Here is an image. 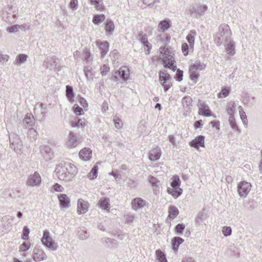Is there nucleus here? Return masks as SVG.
<instances>
[{"label": "nucleus", "mask_w": 262, "mask_h": 262, "mask_svg": "<svg viewBox=\"0 0 262 262\" xmlns=\"http://www.w3.org/2000/svg\"><path fill=\"white\" fill-rule=\"evenodd\" d=\"M55 172L58 178L65 182L72 180L77 173V168L69 162H63L56 166Z\"/></svg>", "instance_id": "f257e3e1"}, {"label": "nucleus", "mask_w": 262, "mask_h": 262, "mask_svg": "<svg viewBox=\"0 0 262 262\" xmlns=\"http://www.w3.org/2000/svg\"><path fill=\"white\" fill-rule=\"evenodd\" d=\"M159 51L161 54V58L164 64V67L169 68L173 71L177 70V67L174 66L176 62L173 57V50L168 45L161 46Z\"/></svg>", "instance_id": "f03ea898"}, {"label": "nucleus", "mask_w": 262, "mask_h": 262, "mask_svg": "<svg viewBox=\"0 0 262 262\" xmlns=\"http://www.w3.org/2000/svg\"><path fill=\"white\" fill-rule=\"evenodd\" d=\"M231 35L229 26L227 24H222L219 27L218 32L214 35V41L217 46H221L223 40L228 42L230 40Z\"/></svg>", "instance_id": "7ed1b4c3"}, {"label": "nucleus", "mask_w": 262, "mask_h": 262, "mask_svg": "<svg viewBox=\"0 0 262 262\" xmlns=\"http://www.w3.org/2000/svg\"><path fill=\"white\" fill-rule=\"evenodd\" d=\"M172 179V181L171 183L172 188H168L167 189V192L168 193L171 194L175 199H177L181 195L183 192L182 189L180 187L181 181L179 177L178 176H173Z\"/></svg>", "instance_id": "20e7f679"}, {"label": "nucleus", "mask_w": 262, "mask_h": 262, "mask_svg": "<svg viewBox=\"0 0 262 262\" xmlns=\"http://www.w3.org/2000/svg\"><path fill=\"white\" fill-rule=\"evenodd\" d=\"M23 125L24 128H29L28 134L32 135L33 138L36 136V131L33 128L35 125V119L31 113H27L23 120Z\"/></svg>", "instance_id": "39448f33"}, {"label": "nucleus", "mask_w": 262, "mask_h": 262, "mask_svg": "<svg viewBox=\"0 0 262 262\" xmlns=\"http://www.w3.org/2000/svg\"><path fill=\"white\" fill-rule=\"evenodd\" d=\"M41 241L42 244L47 249L53 251H56L57 250V245L50 236V232L48 230H46L43 231V236Z\"/></svg>", "instance_id": "423d86ee"}, {"label": "nucleus", "mask_w": 262, "mask_h": 262, "mask_svg": "<svg viewBox=\"0 0 262 262\" xmlns=\"http://www.w3.org/2000/svg\"><path fill=\"white\" fill-rule=\"evenodd\" d=\"M252 187L250 183L241 181L237 186V192L241 198H245L248 194Z\"/></svg>", "instance_id": "0eeeda50"}, {"label": "nucleus", "mask_w": 262, "mask_h": 262, "mask_svg": "<svg viewBox=\"0 0 262 262\" xmlns=\"http://www.w3.org/2000/svg\"><path fill=\"white\" fill-rule=\"evenodd\" d=\"M197 106L199 108L198 113L199 115L205 117H210L212 115V112L209 106L205 101L199 99Z\"/></svg>", "instance_id": "6e6552de"}, {"label": "nucleus", "mask_w": 262, "mask_h": 262, "mask_svg": "<svg viewBox=\"0 0 262 262\" xmlns=\"http://www.w3.org/2000/svg\"><path fill=\"white\" fill-rule=\"evenodd\" d=\"M192 100L190 96H184L181 101L182 105L184 110V115L187 116L191 112Z\"/></svg>", "instance_id": "1a4fd4ad"}, {"label": "nucleus", "mask_w": 262, "mask_h": 262, "mask_svg": "<svg viewBox=\"0 0 262 262\" xmlns=\"http://www.w3.org/2000/svg\"><path fill=\"white\" fill-rule=\"evenodd\" d=\"M41 181V179L40 174L37 172H35L33 174H30L29 176L27 184L31 187L38 186Z\"/></svg>", "instance_id": "9d476101"}, {"label": "nucleus", "mask_w": 262, "mask_h": 262, "mask_svg": "<svg viewBox=\"0 0 262 262\" xmlns=\"http://www.w3.org/2000/svg\"><path fill=\"white\" fill-rule=\"evenodd\" d=\"M79 143L78 135L73 132H70L66 142L67 146L69 148L75 147Z\"/></svg>", "instance_id": "9b49d317"}, {"label": "nucleus", "mask_w": 262, "mask_h": 262, "mask_svg": "<svg viewBox=\"0 0 262 262\" xmlns=\"http://www.w3.org/2000/svg\"><path fill=\"white\" fill-rule=\"evenodd\" d=\"M208 10V7L205 4H198L196 7H193L189 9L190 13L193 14L195 16H202Z\"/></svg>", "instance_id": "f8f14e48"}, {"label": "nucleus", "mask_w": 262, "mask_h": 262, "mask_svg": "<svg viewBox=\"0 0 262 262\" xmlns=\"http://www.w3.org/2000/svg\"><path fill=\"white\" fill-rule=\"evenodd\" d=\"M9 141L11 148L16 152H19L22 147V142L17 136H15L13 138L9 137Z\"/></svg>", "instance_id": "ddd939ff"}, {"label": "nucleus", "mask_w": 262, "mask_h": 262, "mask_svg": "<svg viewBox=\"0 0 262 262\" xmlns=\"http://www.w3.org/2000/svg\"><path fill=\"white\" fill-rule=\"evenodd\" d=\"M32 257L35 261H40L45 260L47 256L42 250L35 248L33 251Z\"/></svg>", "instance_id": "4468645a"}, {"label": "nucleus", "mask_w": 262, "mask_h": 262, "mask_svg": "<svg viewBox=\"0 0 262 262\" xmlns=\"http://www.w3.org/2000/svg\"><path fill=\"white\" fill-rule=\"evenodd\" d=\"M100 242L106 248L111 249L117 248L118 245V242L116 240L110 237H103L101 238Z\"/></svg>", "instance_id": "2eb2a0df"}, {"label": "nucleus", "mask_w": 262, "mask_h": 262, "mask_svg": "<svg viewBox=\"0 0 262 262\" xmlns=\"http://www.w3.org/2000/svg\"><path fill=\"white\" fill-rule=\"evenodd\" d=\"M89 208V203L84 201L82 199H79L77 202V212L78 214H81L86 213Z\"/></svg>", "instance_id": "dca6fc26"}, {"label": "nucleus", "mask_w": 262, "mask_h": 262, "mask_svg": "<svg viewBox=\"0 0 262 262\" xmlns=\"http://www.w3.org/2000/svg\"><path fill=\"white\" fill-rule=\"evenodd\" d=\"M44 104L42 103L36 104L34 108V113L36 116L41 117V119H45L46 108L44 107Z\"/></svg>", "instance_id": "f3484780"}, {"label": "nucleus", "mask_w": 262, "mask_h": 262, "mask_svg": "<svg viewBox=\"0 0 262 262\" xmlns=\"http://www.w3.org/2000/svg\"><path fill=\"white\" fill-rule=\"evenodd\" d=\"M57 64L56 58L55 56H52L47 57V59L44 61L43 66L46 69L53 70L56 69Z\"/></svg>", "instance_id": "a211bd4d"}, {"label": "nucleus", "mask_w": 262, "mask_h": 262, "mask_svg": "<svg viewBox=\"0 0 262 262\" xmlns=\"http://www.w3.org/2000/svg\"><path fill=\"white\" fill-rule=\"evenodd\" d=\"M204 139L205 138L203 136H198L191 141L189 144L191 147L196 149H198L200 147H204Z\"/></svg>", "instance_id": "6ab92c4d"}, {"label": "nucleus", "mask_w": 262, "mask_h": 262, "mask_svg": "<svg viewBox=\"0 0 262 262\" xmlns=\"http://www.w3.org/2000/svg\"><path fill=\"white\" fill-rule=\"evenodd\" d=\"M145 204V201L141 198H136L133 199L132 202V207L136 211L144 207Z\"/></svg>", "instance_id": "aec40b11"}, {"label": "nucleus", "mask_w": 262, "mask_h": 262, "mask_svg": "<svg viewBox=\"0 0 262 262\" xmlns=\"http://www.w3.org/2000/svg\"><path fill=\"white\" fill-rule=\"evenodd\" d=\"M97 46L99 47L101 56L103 57L109 50V43L107 41H97Z\"/></svg>", "instance_id": "412c9836"}, {"label": "nucleus", "mask_w": 262, "mask_h": 262, "mask_svg": "<svg viewBox=\"0 0 262 262\" xmlns=\"http://www.w3.org/2000/svg\"><path fill=\"white\" fill-rule=\"evenodd\" d=\"M40 151L42 156L46 159V160L51 159L53 157V152L49 146H42L40 149Z\"/></svg>", "instance_id": "4be33fe9"}, {"label": "nucleus", "mask_w": 262, "mask_h": 262, "mask_svg": "<svg viewBox=\"0 0 262 262\" xmlns=\"http://www.w3.org/2000/svg\"><path fill=\"white\" fill-rule=\"evenodd\" d=\"M118 75L124 81L128 80L129 77V70L128 67L123 66L118 71Z\"/></svg>", "instance_id": "5701e85b"}, {"label": "nucleus", "mask_w": 262, "mask_h": 262, "mask_svg": "<svg viewBox=\"0 0 262 262\" xmlns=\"http://www.w3.org/2000/svg\"><path fill=\"white\" fill-rule=\"evenodd\" d=\"M226 42L227 43L225 45L226 52L229 56H233L235 53V43L231 39Z\"/></svg>", "instance_id": "b1692460"}, {"label": "nucleus", "mask_w": 262, "mask_h": 262, "mask_svg": "<svg viewBox=\"0 0 262 262\" xmlns=\"http://www.w3.org/2000/svg\"><path fill=\"white\" fill-rule=\"evenodd\" d=\"M58 198L61 208H67L70 206V199L66 194L58 195Z\"/></svg>", "instance_id": "393cba45"}, {"label": "nucleus", "mask_w": 262, "mask_h": 262, "mask_svg": "<svg viewBox=\"0 0 262 262\" xmlns=\"http://www.w3.org/2000/svg\"><path fill=\"white\" fill-rule=\"evenodd\" d=\"M161 156V149L159 148H155L150 151L149 159L152 161H157L160 159Z\"/></svg>", "instance_id": "a878e982"}, {"label": "nucleus", "mask_w": 262, "mask_h": 262, "mask_svg": "<svg viewBox=\"0 0 262 262\" xmlns=\"http://www.w3.org/2000/svg\"><path fill=\"white\" fill-rule=\"evenodd\" d=\"M79 155L81 159L89 160L92 157V150L89 148H84L80 151Z\"/></svg>", "instance_id": "bb28decb"}, {"label": "nucleus", "mask_w": 262, "mask_h": 262, "mask_svg": "<svg viewBox=\"0 0 262 262\" xmlns=\"http://www.w3.org/2000/svg\"><path fill=\"white\" fill-rule=\"evenodd\" d=\"M171 26V21L168 19H165L159 22L158 28L162 32L167 31Z\"/></svg>", "instance_id": "cd10ccee"}, {"label": "nucleus", "mask_w": 262, "mask_h": 262, "mask_svg": "<svg viewBox=\"0 0 262 262\" xmlns=\"http://www.w3.org/2000/svg\"><path fill=\"white\" fill-rule=\"evenodd\" d=\"M196 35V32L195 30H192L186 36V39L190 46V51L193 50L194 44V37Z\"/></svg>", "instance_id": "c85d7f7f"}, {"label": "nucleus", "mask_w": 262, "mask_h": 262, "mask_svg": "<svg viewBox=\"0 0 262 262\" xmlns=\"http://www.w3.org/2000/svg\"><path fill=\"white\" fill-rule=\"evenodd\" d=\"M66 95L70 102H72L74 101L75 94L72 86L69 85L66 86Z\"/></svg>", "instance_id": "c756f323"}, {"label": "nucleus", "mask_w": 262, "mask_h": 262, "mask_svg": "<svg viewBox=\"0 0 262 262\" xmlns=\"http://www.w3.org/2000/svg\"><path fill=\"white\" fill-rule=\"evenodd\" d=\"M184 242V239L180 237H174L171 241L172 249L174 251H177L181 244Z\"/></svg>", "instance_id": "7c9ffc66"}, {"label": "nucleus", "mask_w": 262, "mask_h": 262, "mask_svg": "<svg viewBox=\"0 0 262 262\" xmlns=\"http://www.w3.org/2000/svg\"><path fill=\"white\" fill-rule=\"evenodd\" d=\"M179 213L178 209L175 206L170 205L168 208V217L170 219H174Z\"/></svg>", "instance_id": "2f4dec72"}, {"label": "nucleus", "mask_w": 262, "mask_h": 262, "mask_svg": "<svg viewBox=\"0 0 262 262\" xmlns=\"http://www.w3.org/2000/svg\"><path fill=\"white\" fill-rule=\"evenodd\" d=\"M100 207L105 210H108L110 208V199L108 198L101 199L98 202Z\"/></svg>", "instance_id": "473e14b6"}, {"label": "nucleus", "mask_w": 262, "mask_h": 262, "mask_svg": "<svg viewBox=\"0 0 262 262\" xmlns=\"http://www.w3.org/2000/svg\"><path fill=\"white\" fill-rule=\"evenodd\" d=\"M115 29V26L112 20L107 19L105 23V31L111 34L113 33Z\"/></svg>", "instance_id": "72a5a7b5"}, {"label": "nucleus", "mask_w": 262, "mask_h": 262, "mask_svg": "<svg viewBox=\"0 0 262 262\" xmlns=\"http://www.w3.org/2000/svg\"><path fill=\"white\" fill-rule=\"evenodd\" d=\"M235 103L231 101L229 102L226 106V111L229 116H234L235 113Z\"/></svg>", "instance_id": "f704fd0d"}, {"label": "nucleus", "mask_w": 262, "mask_h": 262, "mask_svg": "<svg viewBox=\"0 0 262 262\" xmlns=\"http://www.w3.org/2000/svg\"><path fill=\"white\" fill-rule=\"evenodd\" d=\"M206 67L205 64L201 63L200 61H196L193 64L190 66L191 71L193 70H204Z\"/></svg>", "instance_id": "c9c22d12"}, {"label": "nucleus", "mask_w": 262, "mask_h": 262, "mask_svg": "<svg viewBox=\"0 0 262 262\" xmlns=\"http://www.w3.org/2000/svg\"><path fill=\"white\" fill-rule=\"evenodd\" d=\"M78 238L81 240H84L88 238L89 235L84 228H80L77 232Z\"/></svg>", "instance_id": "e433bc0d"}, {"label": "nucleus", "mask_w": 262, "mask_h": 262, "mask_svg": "<svg viewBox=\"0 0 262 262\" xmlns=\"http://www.w3.org/2000/svg\"><path fill=\"white\" fill-rule=\"evenodd\" d=\"M72 125L74 127H84L86 125V122L84 119L76 118L74 121L72 122Z\"/></svg>", "instance_id": "4c0bfd02"}, {"label": "nucleus", "mask_w": 262, "mask_h": 262, "mask_svg": "<svg viewBox=\"0 0 262 262\" xmlns=\"http://www.w3.org/2000/svg\"><path fill=\"white\" fill-rule=\"evenodd\" d=\"M105 16L104 14H96L94 15L93 18V23L94 24L98 25L103 21Z\"/></svg>", "instance_id": "58836bf2"}, {"label": "nucleus", "mask_w": 262, "mask_h": 262, "mask_svg": "<svg viewBox=\"0 0 262 262\" xmlns=\"http://www.w3.org/2000/svg\"><path fill=\"white\" fill-rule=\"evenodd\" d=\"M98 174V166L95 165L88 174V178L90 180H93L97 178Z\"/></svg>", "instance_id": "ea45409f"}, {"label": "nucleus", "mask_w": 262, "mask_h": 262, "mask_svg": "<svg viewBox=\"0 0 262 262\" xmlns=\"http://www.w3.org/2000/svg\"><path fill=\"white\" fill-rule=\"evenodd\" d=\"M28 56L26 54H20L16 58L15 61L18 65L24 63L27 60Z\"/></svg>", "instance_id": "a19ab883"}, {"label": "nucleus", "mask_w": 262, "mask_h": 262, "mask_svg": "<svg viewBox=\"0 0 262 262\" xmlns=\"http://www.w3.org/2000/svg\"><path fill=\"white\" fill-rule=\"evenodd\" d=\"M230 93V88L228 87H224L221 91L217 94V97L220 98H225L227 97Z\"/></svg>", "instance_id": "79ce46f5"}, {"label": "nucleus", "mask_w": 262, "mask_h": 262, "mask_svg": "<svg viewBox=\"0 0 262 262\" xmlns=\"http://www.w3.org/2000/svg\"><path fill=\"white\" fill-rule=\"evenodd\" d=\"M23 25H13L7 28V31L10 33H15L19 29H23L24 28Z\"/></svg>", "instance_id": "37998d69"}, {"label": "nucleus", "mask_w": 262, "mask_h": 262, "mask_svg": "<svg viewBox=\"0 0 262 262\" xmlns=\"http://www.w3.org/2000/svg\"><path fill=\"white\" fill-rule=\"evenodd\" d=\"M229 122L230 125L231 127L237 131H239V129L236 124L235 120L234 118V116H229Z\"/></svg>", "instance_id": "c03bdc74"}, {"label": "nucleus", "mask_w": 262, "mask_h": 262, "mask_svg": "<svg viewBox=\"0 0 262 262\" xmlns=\"http://www.w3.org/2000/svg\"><path fill=\"white\" fill-rule=\"evenodd\" d=\"M149 182L154 188L159 187L160 181L155 177L149 176Z\"/></svg>", "instance_id": "a18cd8bd"}, {"label": "nucleus", "mask_w": 262, "mask_h": 262, "mask_svg": "<svg viewBox=\"0 0 262 262\" xmlns=\"http://www.w3.org/2000/svg\"><path fill=\"white\" fill-rule=\"evenodd\" d=\"M159 76L161 83L165 82L170 78V75L164 72H161Z\"/></svg>", "instance_id": "49530a36"}, {"label": "nucleus", "mask_w": 262, "mask_h": 262, "mask_svg": "<svg viewBox=\"0 0 262 262\" xmlns=\"http://www.w3.org/2000/svg\"><path fill=\"white\" fill-rule=\"evenodd\" d=\"M156 254L157 259L159 262L166 260V256L162 251L160 250H157Z\"/></svg>", "instance_id": "de8ad7c7"}, {"label": "nucleus", "mask_w": 262, "mask_h": 262, "mask_svg": "<svg viewBox=\"0 0 262 262\" xmlns=\"http://www.w3.org/2000/svg\"><path fill=\"white\" fill-rule=\"evenodd\" d=\"M73 110L74 113L77 115H81L83 113V109L79 106L77 104H75L73 106Z\"/></svg>", "instance_id": "09e8293b"}, {"label": "nucleus", "mask_w": 262, "mask_h": 262, "mask_svg": "<svg viewBox=\"0 0 262 262\" xmlns=\"http://www.w3.org/2000/svg\"><path fill=\"white\" fill-rule=\"evenodd\" d=\"M139 40L142 43V45L148 41L147 35L146 34H143L142 32H140L138 35Z\"/></svg>", "instance_id": "8fccbe9b"}, {"label": "nucleus", "mask_w": 262, "mask_h": 262, "mask_svg": "<svg viewBox=\"0 0 262 262\" xmlns=\"http://www.w3.org/2000/svg\"><path fill=\"white\" fill-rule=\"evenodd\" d=\"M143 3L147 5L149 7L157 6V4L159 3V0H143Z\"/></svg>", "instance_id": "3c124183"}, {"label": "nucleus", "mask_w": 262, "mask_h": 262, "mask_svg": "<svg viewBox=\"0 0 262 262\" xmlns=\"http://www.w3.org/2000/svg\"><path fill=\"white\" fill-rule=\"evenodd\" d=\"M190 50V46L187 43H184L182 45V51L184 56H187Z\"/></svg>", "instance_id": "603ef678"}, {"label": "nucleus", "mask_w": 262, "mask_h": 262, "mask_svg": "<svg viewBox=\"0 0 262 262\" xmlns=\"http://www.w3.org/2000/svg\"><path fill=\"white\" fill-rule=\"evenodd\" d=\"M30 230L27 226H25L23 228V232L21 238L24 240H27L29 238Z\"/></svg>", "instance_id": "864d4df0"}, {"label": "nucleus", "mask_w": 262, "mask_h": 262, "mask_svg": "<svg viewBox=\"0 0 262 262\" xmlns=\"http://www.w3.org/2000/svg\"><path fill=\"white\" fill-rule=\"evenodd\" d=\"M30 248V244L26 242H24L19 248L20 252H26Z\"/></svg>", "instance_id": "5fc2aeb1"}, {"label": "nucleus", "mask_w": 262, "mask_h": 262, "mask_svg": "<svg viewBox=\"0 0 262 262\" xmlns=\"http://www.w3.org/2000/svg\"><path fill=\"white\" fill-rule=\"evenodd\" d=\"M185 225L183 224H178L175 227V231L178 234L181 235L185 229Z\"/></svg>", "instance_id": "6e6d98bb"}, {"label": "nucleus", "mask_w": 262, "mask_h": 262, "mask_svg": "<svg viewBox=\"0 0 262 262\" xmlns=\"http://www.w3.org/2000/svg\"><path fill=\"white\" fill-rule=\"evenodd\" d=\"M101 74L102 76H105L110 71V67L107 64H103L100 69Z\"/></svg>", "instance_id": "4d7b16f0"}, {"label": "nucleus", "mask_w": 262, "mask_h": 262, "mask_svg": "<svg viewBox=\"0 0 262 262\" xmlns=\"http://www.w3.org/2000/svg\"><path fill=\"white\" fill-rule=\"evenodd\" d=\"M222 232L224 236H228L231 234L232 229L230 227L225 226L222 229Z\"/></svg>", "instance_id": "13d9d810"}, {"label": "nucleus", "mask_w": 262, "mask_h": 262, "mask_svg": "<svg viewBox=\"0 0 262 262\" xmlns=\"http://www.w3.org/2000/svg\"><path fill=\"white\" fill-rule=\"evenodd\" d=\"M183 72L179 69L177 70L176 74L174 76L176 80L178 81H181L183 79Z\"/></svg>", "instance_id": "bf43d9fd"}, {"label": "nucleus", "mask_w": 262, "mask_h": 262, "mask_svg": "<svg viewBox=\"0 0 262 262\" xmlns=\"http://www.w3.org/2000/svg\"><path fill=\"white\" fill-rule=\"evenodd\" d=\"M91 55L89 50L85 49L83 55L84 59L87 60L88 62L91 61Z\"/></svg>", "instance_id": "052dcab7"}, {"label": "nucleus", "mask_w": 262, "mask_h": 262, "mask_svg": "<svg viewBox=\"0 0 262 262\" xmlns=\"http://www.w3.org/2000/svg\"><path fill=\"white\" fill-rule=\"evenodd\" d=\"M239 115H240L241 119L242 120L244 124H247V122H248L247 118L246 113L244 111V110L239 111Z\"/></svg>", "instance_id": "680f3d73"}, {"label": "nucleus", "mask_w": 262, "mask_h": 262, "mask_svg": "<svg viewBox=\"0 0 262 262\" xmlns=\"http://www.w3.org/2000/svg\"><path fill=\"white\" fill-rule=\"evenodd\" d=\"M143 46L144 48L146 54H149L150 50L151 49V45L148 42V41H147L143 45Z\"/></svg>", "instance_id": "e2e57ef3"}, {"label": "nucleus", "mask_w": 262, "mask_h": 262, "mask_svg": "<svg viewBox=\"0 0 262 262\" xmlns=\"http://www.w3.org/2000/svg\"><path fill=\"white\" fill-rule=\"evenodd\" d=\"M143 46L144 48L146 54H149L150 50L151 49V45L148 42V41H147L143 45Z\"/></svg>", "instance_id": "0e129e2a"}, {"label": "nucleus", "mask_w": 262, "mask_h": 262, "mask_svg": "<svg viewBox=\"0 0 262 262\" xmlns=\"http://www.w3.org/2000/svg\"><path fill=\"white\" fill-rule=\"evenodd\" d=\"M78 1L77 0H71L70 2V8L73 10H76L77 9Z\"/></svg>", "instance_id": "69168bd1"}, {"label": "nucleus", "mask_w": 262, "mask_h": 262, "mask_svg": "<svg viewBox=\"0 0 262 262\" xmlns=\"http://www.w3.org/2000/svg\"><path fill=\"white\" fill-rule=\"evenodd\" d=\"M114 122L115 125V127L117 128H120L122 126V123L120 119H114Z\"/></svg>", "instance_id": "338daca9"}, {"label": "nucleus", "mask_w": 262, "mask_h": 262, "mask_svg": "<svg viewBox=\"0 0 262 262\" xmlns=\"http://www.w3.org/2000/svg\"><path fill=\"white\" fill-rule=\"evenodd\" d=\"M161 83L163 86L164 87V89L165 92L167 91L172 85L171 83L168 81H166L165 82H162Z\"/></svg>", "instance_id": "774afa93"}]
</instances>
